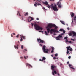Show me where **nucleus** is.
I'll return each instance as SVG.
<instances>
[{"instance_id": "nucleus-1", "label": "nucleus", "mask_w": 76, "mask_h": 76, "mask_svg": "<svg viewBox=\"0 0 76 76\" xmlns=\"http://www.w3.org/2000/svg\"><path fill=\"white\" fill-rule=\"evenodd\" d=\"M46 28H47L48 33H49V32H50V34H53V32L54 33H55V32H56L57 31V30H56L53 28H52L50 30V28H49V27H48V26L46 27Z\"/></svg>"}, {"instance_id": "nucleus-2", "label": "nucleus", "mask_w": 76, "mask_h": 76, "mask_svg": "<svg viewBox=\"0 0 76 76\" xmlns=\"http://www.w3.org/2000/svg\"><path fill=\"white\" fill-rule=\"evenodd\" d=\"M34 26L36 30L37 31L40 30V29L41 31H42V29H43V28H42L40 27L37 24H34Z\"/></svg>"}, {"instance_id": "nucleus-3", "label": "nucleus", "mask_w": 76, "mask_h": 76, "mask_svg": "<svg viewBox=\"0 0 76 76\" xmlns=\"http://www.w3.org/2000/svg\"><path fill=\"white\" fill-rule=\"evenodd\" d=\"M51 9H53L54 11H56V12L58 10V9H57V7L56 5H54V6H53V4H52L51 5Z\"/></svg>"}, {"instance_id": "nucleus-4", "label": "nucleus", "mask_w": 76, "mask_h": 76, "mask_svg": "<svg viewBox=\"0 0 76 76\" xmlns=\"http://www.w3.org/2000/svg\"><path fill=\"white\" fill-rule=\"evenodd\" d=\"M48 26L50 28H52L53 27H55V29L58 28V27L54 24H49L48 25Z\"/></svg>"}, {"instance_id": "nucleus-5", "label": "nucleus", "mask_w": 76, "mask_h": 76, "mask_svg": "<svg viewBox=\"0 0 76 76\" xmlns=\"http://www.w3.org/2000/svg\"><path fill=\"white\" fill-rule=\"evenodd\" d=\"M73 34V37H76V33L75 32H74L73 31H71L69 33V36H72Z\"/></svg>"}, {"instance_id": "nucleus-6", "label": "nucleus", "mask_w": 76, "mask_h": 76, "mask_svg": "<svg viewBox=\"0 0 76 76\" xmlns=\"http://www.w3.org/2000/svg\"><path fill=\"white\" fill-rule=\"evenodd\" d=\"M66 48H67V51L66 52L67 54H70V53H69V51H72V48H70V46H68V47H66Z\"/></svg>"}, {"instance_id": "nucleus-7", "label": "nucleus", "mask_w": 76, "mask_h": 76, "mask_svg": "<svg viewBox=\"0 0 76 76\" xmlns=\"http://www.w3.org/2000/svg\"><path fill=\"white\" fill-rule=\"evenodd\" d=\"M45 48H46V46L45 45H44L43 46V50H44L43 52L45 53H48V51H49L48 49H47L46 50V49H45Z\"/></svg>"}, {"instance_id": "nucleus-8", "label": "nucleus", "mask_w": 76, "mask_h": 76, "mask_svg": "<svg viewBox=\"0 0 76 76\" xmlns=\"http://www.w3.org/2000/svg\"><path fill=\"white\" fill-rule=\"evenodd\" d=\"M37 41L39 42V43H41L42 44V43H44V44H45V43L43 40H41L40 38H37Z\"/></svg>"}, {"instance_id": "nucleus-9", "label": "nucleus", "mask_w": 76, "mask_h": 76, "mask_svg": "<svg viewBox=\"0 0 76 76\" xmlns=\"http://www.w3.org/2000/svg\"><path fill=\"white\" fill-rule=\"evenodd\" d=\"M62 37H63V36L60 34L58 36L56 37V40H60V38H62Z\"/></svg>"}, {"instance_id": "nucleus-10", "label": "nucleus", "mask_w": 76, "mask_h": 76, "mask_svg": "<svg viewBox=\"0 0 76 76\" xmlns=\"http://www.w3.org/2000/svg\"><path fill=\"white\" fill-rule=\"evenodd\" d=\"M20 37L21 38L20 41H23V39H25V36H23V35H20Z\"/></svg>"}, {"instance_id": "nucleus-11", "label": "nucleus", "mask_w": 76, "mask_h": 76, "mask_svg": "<svg viewBox=\"0 0 76 76\" xmlns=\"http://www.w3.org/2000/svg\"><path fill=\"white\" fill-rule=\"evenodd\" d=\"M72 25H73V23H76V16H75L74 17V19L72 20Z\"/></svg>"}, {"instance_id": "nucleus-12", "label": "nucleus", "mask_w": 76, "mask_h": 76, "mask_svg": "<svg viewBox=\"0 0 76 76\" xmlns=\"http://www.w3.org/2000/svg\"><path fill=\"white\" fill-rule=\"evenodd\" d=\"M60 4H61V2H58L57 4V5L58 6L59 8H61V5Z\"/></svg>"}, {"instance_id": "nucleus-13", "label": "nucleus", "mask_w": 76, "mask_h": 76, "mask_svg": "<svg viewBox=\"0 0 76 76\" xmlns=\"http://www.w3.org/2000/svg\"><path fill=\"white\" fill-rule=\"evenodd\" d=\"M56 66L54 65H52L51 66V69L52 70H54V68H56Z\"/></svg>"}, {"instance_id": "nucleus-14", "label": "nucleus", "mask_w": 76, "mask_h": 76, "mask_svg": "<svg viewBox=\"0 0 76 76\" xmlns=\"http://www.w3.org/2000/svg\"><path fill=\"white\" fill-rule=\"evenodd\" d=\"M50 48L52 49L51 53H53L54 52V48L53 47L51 46L50 47Z\"/></svg>"}, {"instance_id": "nucleus-15", "label": "nucleus", "mask_w": 76, "mask_h": 76, "mask_svg": "<svg viewBox=\"0 0 76 76\" xmlns=\"http://www.w3.org/2000/svg\"><path fill=\"white\" fill-rule=\"evenodd\" d=\"M26 66H30V67H31V68H32V65H31L29 64V63H27L26 64Z\"/></svg>"}, {"instance_id": "nucleus-16", "label": "nucleus", "mask_w": 76, "mask_h": 76, "mask_svg": "<svg viewBox=\"0 0 76 76\" xmlns=\"http://www.w3.org/2000/svg\"><path fill=\"white\" fill-rule=\"evenodd\" d=\"M62 31L63 32V33L61 34L60 35H64V34H65V32H66V31H65V30H63Z\"/></svg>"}, {"instance_id": "nucleus-17", "label": "nucleus", "mask_w": 76, "mask_h": 76, "mask_svg": "<svg viewBox=\"0 0 76 76\" xmlns=\"http://www.w3.org/2000/svg\"><path fill=\"white\" fill-rule=\"evenodd\" d=\"M18 46H19V45L18 44L17 45V46H16V45H14V48H15V49H18Z\"/></svg>"}, {"instance_id": "nucleus-18", "label": "nucleus", "mask_w": 76, "mask_h": 76, "mask_svg": "<svg viewBox=\"0 0 76 76\" xmlns=\"http://www.w3.org/2000/svg\"><path fill=\"white\" fill-rule=\"evenodd\" d=\"M29 18H31V20H30V22H31L32 20H34V18L32 17H29Z\"/></svg>"}, {"instance_id": "nucleus-19", "label": "nucleus", "mask_w": 76, "mask_h": 76, "mask_svg": "<svg viewBox=\"0 0 76 76\" xmlns=\"http://www.w3.org/2000/svg\"><path fill=\"white\" fill-rule=\"evenodd\" d=\"M70 14L71 17H73V16H74V13L73 12H71Z\"/></svg>"}, {"instance_id": "nucleus-20", "label": "nucleus", "mask_w": 76, "mask_h": 76, "mask_svg": "<svg viewBox=\"0 0 76 76\" xmlns=\"http://www.w3.org/2000/svg\"><path fill=\"white\" fill-rule=\"evenodd\" d=\"M43 4H45V5H48V2H47V1H46L45 2H43Z\"/></svg>"}, {"instance_id": "nucleus-21", "label": "nucleus", "mask_w": 76, "mask_h": 76, "mask_svg": "<svg viewBox=\"0 0 76 76\" xmlns=\"http://www.w3.org/2000/svg\"><path fill=\"white\" fill-rule=\"evenodd\" d=\"M60 22H61V23H62L63 25H65V23H64V21L60 20Z\"/></svg>"}, {"instance_id": "nucleus-22", "label": "nucleus", "mask_w": 76, "mask_h": 76, "mask_svg": "<svg viewBox=\"0 0 76 76\" xmlns=\"http://www.w3.org/2000/svg\"><path fill=\"white\" fill-rule=\"evenodd\" d=\"M18 13H17V15L18 16L19 15V16H21V15H20V13H19V11L18 12ZM19 14V15H18Z\"/></svg>"}, {"instance_id": "nucleus-23", "label": "nucleus", "mask_w": 76, "mask_h": 76, "mask_svg": "<svg viewBox=\"0 0 76 76\" xmlns=\"http://www.w3.org/2000/svg\"><path fill=\"white\" fill-rule=\"evenodd\" d=\"M45 34L46 35H48V34L47 33V31H45Z\"/></svg>"}, {"instance_id": "nucleus-24", "label": "nucleus", "mask_w": 76, "mask_h": 76, "mask_svg": "<svg viewBox=\"0 0 76 76\" xmlns=\"http://www.w3.org/2000/svg\"><path fill=\"white\" fill-rule=\"evenodd\" d=\"M46 6H47V7H48V8H51V5L50 6V5L48 4V5H47Z\"/></svg>"}, {"instance_id": "nucleus-25", "label": "nucleus", "mask_w": 76, "mask_h": 76, "mask_svg": "<svg viewBox=\"0 0 76 76\" xmlns=\"http://www.w3.org/2000/svg\"><path fill=\"white\" fill-rule=\"evenodd\" d=\"M29 15V13H28V12H26L24 15V16H27V15Z\"/></svg>"}, {"instance_id": "nucleus-26", "label": "nucleus", "mask_w": 76, "mask_h": 76, "mask_svg": "<svg viewBox=\"0 0 76 76\" xmlns=\"http://www.w3.org/2000/svg\"><path fill=\"white\" fill-rule=\"evenodd\" d=\"M28 58V56H27L26 57L25 56L24 57V59H25V60H26V59Z\"/></svg>"}, {"instance_id": "nucleus-27", "label": "nucleus", "mask_w": 76, "mask_h": 76, "mask_svg": "<svg viewBox=\"0 0 76 76\" xmlns=\"http://www.w3.org/2000/svg\"><path fill=\"white\" fill-rule=\"evenodd\" d=\"M45 59H46V58H45V57H43L42 58V60L43 61H44V60H45Z\"/></svg>"}, {"instance_id": "nucleus-28", "label": "nucleus", "mask_w": 76, "mask_h": 76, "mask_svg": "<svg viewBox=\"0 0 76 76\" xmlns=\"http://www.w3.org/2000/svg\"><path fill=\"white\" fill-rule=\"evenodd\" d=\"M35 4L37 5L38 6H39V5H41V4H37V2H35Z\"/></svg>"}, {"instance_id": "nucleus-29", "label": "nucleus", "mask_w": 76, "mask_h": 76, "mask_svg": "<svg viewBox=\"0 0 76 76\" xmlns=\"http://www.w3.org/2000/svg\"><path fill=\"white\" fill-rule=\"evenodd\" d=\"M67 38H68L66 36L64 38V39H67Z\"/></svg>"}, {"instance_id": "nucleus-30", "label": "nucleus", "mask_w": 76, "mask_h": 76, "mask_svg": "<svg viewBox=\"0 0 76 76\" xmlns=\"http://www.w3.org/2000/svg\"><path fill=\"white\" fill-rule=\"evenodd\" d=\"M68 42H69V43H70V44H72L73 43H72V41H68Z\"/></svg>"}, {"instance_id": "nucleus-31", "label": "nucleus", "mask_w": 76, "mask_h": 76, "mask_svg": "<svg viewBox=\"0 0 76 76\" xmlns=\"http://www.w3.org/2000/svg\"><path fill=\"white\" fill-rule=\"evenodd\" d=\"M59 31H61V32H62L63 31V29H60Z\"/></svg>"}, {"instance_id": "nucleus-32", "label": "nucleus", "mask_w": 76, "mask_h": 76, "mask_svg": "<svg viewBox=\"0 0 76 76\" xmlns=\"http://www.w3.org/2000/svg\"><path fill=\"white\" fill-rule=\"evenodd\" d=\"M53 72L55 74H57V72H56V71L54 70Z\"/></svg>"}, {"instance_id": "nucleus-33", "label": "nucleus", "mask_w": 76, "mask_h": 76, "mask_svg": "<svg viewBox=\"0 0 76 76\" xmlns=\"http://www.w3.org/2000/svg\"><path fill=\"white\" fill-rule=\"evenodd\" d=\"M57 56H58V54L57 53L55 54V57H57Z\"/></svg>"}, {"instance_id": "nucleus-34", "label": "nucleus", "mask_w": 76, "mask_h": 76, "mask_svg": "<svg viewBox=\"0 0 76 76\" xmlns=\"http://www.w3.org/2000/svg\"><path fill=\"white\" fill-rule=\"evenodd\" d=\"M70 68H71V69H73V70H75V68H74L73 67H72L70 66Z\"/></svg>"}, {"instance_id": "nucleus-35", "label": "nucleus", "mask_w": 76, "mask_h": 76, "mask_svg": "<svg viewBox=\"0 0 76 76\" xmlns=\"http://www.w3.org/2000/svg\"><path fill=\"white\" fill-rule=\"evenodd\" d=\"M69 59H70L71 58V56H69L68 57Z\"/></svg>"}, {"instance_id": "nucleus-36", "label": "nucleus", "mask_w": 76, "mask_h": 76, "mask_svg": "<svg viewBox=\"0 0 76 76\" xmlns=\"http://www.w3.org/2000/svg\"><path fill=\"white\" fill-rule=\"evenodd\" d=\"M23 45H21V49H23Z\"/></svg>"}, {"instance_id": "nucleus-37", "label": "nucleus", "mask_w": 76, "mask_h": 76, "mask_svg": "<svg viewBox=\"0 0 76 76\" xmlns=\"http://www.w3.org/2000/svg\"><path fill=\"white\" fill-rule=\"evenodd\" d=\"M39 60L40 61H43V60H42H42L41 59H40Z\"/></svg>"}, {"instance_id": "nucleus-38", "label": "nucleus", "mask_w": 76, "mask_h": 76, "mask_svg": "<svg viewBox=\"0 0 76 76\" xmlns=\"http://www.w3.org/2000/svg\"><path fill=\"white\" fill-rule=\"evenodd\" d=\"M66 42H69V41H68V40H67V39L66 40Z\"/></svg>"}, {"instance_id": "nucleus-39", "label": "nucleus", "mask_w": 76, "mask_h": 76, "mask_svg": "<svg viewBox=\"0 0 76 76\" xmlns=\"http://www.w3.org/2000/svg\"><path fill=\"white\" fill-rule=\"evenodd\" d=\"M37 4H34V6H35V7H37Z\"/></svg>"}, {"instance_id": "nucleus-40", "label": "nucleus", "mask_w": 76, "mask_h": 76, "mask_svg": "<svg viewBox=\"0 0 76 76\" xmlns=\"http://www.w3.org/2000/svg\"><path fill=\"white\" fill-rule=\"evenodd\" d=\"M53 59L54 60H56V58L55 57H54L53 58Z\"/></svg>"}, {"instance_id": "nucleus-41", "label": "nucleus", "mask_w": 76, "mask_h": 76, "mask_svg": "<svg viewBox=\"0 0 76 76\" xmlns=\"http://www.w3.org/2000/svg\"><path fill=\"white\" fill-rule=\"evenodd\" d=\"M20 58L21 59H23V57H20Z\"/></svg>"}, {"instance_id": "nucleus-42", "label": "nucleus", "mask_w": 76, "mask_h": 76, "mask_svg": "<svg viewBox=\"0 0 76 76\" xmlns=\"http://www.w3.org/2000/svg\"><path fill=\"white\" fill-rule=\"evenodd\" d=\"M38 1L39 2H41V0H39Z\"/></svg>"}, {"instance_id": "nucleus-43", "label": "nucleus", "mask_w": 76, "mask_h": 76, "mask_svg": "<svg viewBox=\"0 0 76 76\" xmlns=\"http://www.w3.org/2000/svg\"><path fill=\"white\" fill-rule=\"evenodd\" d=\"M67 29H68V30H70V28H69V27H68L67 28Z\"/></svg>"}, {"instance_id": "nucleus-44", "label": "nucleus", "mask_w": 76, "mask_h": 76, "mask_svg": "<svg viewBox=\"0 0 76 76\" xmlns=\"http://www.w3.org/2000/svg\"><path fill=\"white\" fill-rule=\"evenodd\" d=\"M17 38H18L19 37V34H18L16 36Z\"/></svg>"}, {"instance_id": "nucleus-45", "label": "nucleus", "mask_w": 76, "mask_h": 76, "mask_svg": "<svg viewBox=\"0 0 76 76\" xmlns=\"http://www.w3.org/2000/svg\"><path fill=\"white\" fill-rule=\"evenodd\" d=\"M57 74H58V76H60V74H59V73H58Z\"/></svg>"}, {"instance_id": "nucleus-46", "label": "nucleus", "mask_w": 76, "mask_h": 76, "mask_svg": "<svg viewBox=\"0 0 76 76\" xmlns=\"http://www.w3.org/2000/svg\"><path fill=\"white\" fill-rule=\"evenodd\" d=\"M31 25L32 26H34V24L33 23H31Z\"/></svg>"}, {"instance_id": "nucleus-47", "label": "nucleus", "mask_w": 76, "mask_h": 76, "mask_svg": "<svg viewBox=\"0 0 76 76\" xmlns=\"http://www.w3.org/2000/svg\"><path fill=\"white\" fill-rule=\"evenodd\" d=\"M52 74L53 75H54V73L53 72H52Z\"/></svg>"}, {"instance_id": "nucleus-48", "label": "nucleus", "mask_w": 76, "mask_h": 76, "mask_svg": "<svg viewBox=\"0 0 76 76\" xmlns=\"http://www.w3.org/2000/svg\"><path fill=\"white\" fill-rule=\"evenodd\" d=\"M71 40H72V41H75V39H71Z\"/></svg>"}, {"instance_id": "nucleus-49", "label": "nucleus", "mask_w": 76, "mask_h": 76, "mask_svg": "<svg viewBox=\"0 0 76 76\" xmlns=\"http://www.w3.org/2000/svg\"><path fill=\"white\" fill-rule=\"evenodd\" d=\"M24 50L25 51H27V49H24Z\"/></svg>"}, {"instance_id": "nucleus-50", "label": "nucleus", "mask_w": 76, "mask_h": 76, "mask_svg": "<svg viewBox=\"0 0 76 76\" xmlns=\"http://www.w3.org/2000/svg\"><path fill=\"white\" fill-rule=\"evenodd\" d=\"M22 20H23V17H22Z\"/></svg>"}, {"instance_id": "nucleus-51", "label": "nucleus", "mask_w": 76, "mask_h": 76, "mask_svg": "<svg viewBox=\"0 0 76 76\" xmlns=\"http://www.w3.org/2000/svg\"><path fill=\"white\" fill-rule=\"evenodd\" d=\"M12 34H13V35H15V33H13Z\"/></svg>"}, {"instance_id": "nucleus-52", "label": "nucleus", "mask_w": 76, "mask_h": 76, "mask_svg": "<svg viewBox=\"0 0 76 76\" xmlns=\"http://www.w3.org/2000/svg\"><path fill=\"white\" fill-rule=\"evenodd\" d=\"M50 1H54V0H50Z\"/></svg>"}, {"instance_id": "nucleus-53", "label": "nucleus", "mask_w": 76, "mask_h": 76, "mask_svg": "<svg viewBox=\"0 0 76 76\" xmlns=\"http://www.w3.org/2000/svg\"><path fill=\"white\" fill-rule=\"evenodd\" d=\"M40 46H41V47H42V45L41 44H40Z\"/></svg>"}, {"instance_id": "nucleus-54", "label": "nucleus", "mask_w": 76, "mask_h": 76, "mask_svg": "<svg viewBox=\"0 0 76 76\" xmlns=\"http://www.w3.org/2000/svg\"><path fill=\"white\" fill-rule=\"evenodd\" d=\"M36 19H37V20H39V18H36Z\"/></svg>"}, {"instance_id": "nucleus-55", "label": "nucleus", "mask_w": 76, "mask_h": 76, "mask_svg": "<svg viewBox=\"0 0 76 76\" xmlns=\"http://www.w3.org/2000/svg\"><path fill=\"white\" fill-rule=\"evenodd\" d=\"M69 66H72V65H70V64H69Z\"/></svg>"}, {"instance_id": "nucleus-56", "label": "nucleus", "mask_w": 76, "mask_h": 76, "mask_svg": "<svg viewBox=\"0 0 76 76\" xmlns=\"http://www.w3.org/2000/svg\"><path fill=\"white\" fill-rule=\"evenodd\" d=\"M69 64V62H67V64Z\"/></svg>"}, {"instance_id": "nucleus-57", "label": "nucleus", "mask_w": 76, "mask_h": 76, "mask_svg": "<svg viewBox=\"0 0 76 76\" xmlns=\"http://www.w3.org/2000/svg\"><path fill=\"white\" fill-rule=\"evenodd\" d=\"M43 9H44V10H45V8L44 7H43Z\"/></svg>"}, {"instance_id": "nucleus-58", "label": "nucleus", "mask_w": 76, "mask_h": 76, "mask_svg": "<svg viewBox=\"0 0 76 76\" xmlns=\"http://www.w3.org/2000/svg\"><path fill=\"white\" fill-rule=\"evenodd\" d=\"M11 36L12 37H13V35L12 34H11Z\"/></svg>"}, {"instance_id": "nucleus-59", "label": "nucleus", "mask_w": 76, "mask_h": 76, "mask_svg": "<svg viewBox=\"0 0 76 76\" xmlns=\"http://www.w3.org/2000/svg\"><path fill=\"white\" fill-rule=\"evenodd\" d=\"M28 21L29 22H30V21H29V20L28 19Z\"/></svg>"}, {"instance_id": "nucleus-60", "label": "nucleus", "mask_w": 76, "mask_h": 76, "mask_svg": "<svg viewBox=\"0 0 76 76\" xmlns=\"http://www.w3.org/2000/svg\"><path fill=\"white\" fill-rule=\"evenodd\" d=\"M62 1V0H60L59 2H60V1Z\"/></svg>"}, {"instance_id": "nucleus-61", "label": "nucleus", "mask_w": 76, "mask_h": 76, "mask_svg": "<svg viewBox=\"0 0 76 76\" xmlns=\"http://www.w3.org/2000/svg\"><path fill=\"white\" fill-rule=\"evenodd\" d=\"M39 32H41V31H39Z\"/></svg>"}, {"instance_id": "nucleus-62", "label": "nucleus", "mask_w": 76, "mask_h": 76, "mask_svg": "<svg viewBox=\"0 0 76 76\" xmlns=\"http://www.w3.org/2000/svg\"><path fill=\"white\" fill-rule=\"evenodd\" d=\"M41 32H42V33H43V31H41Z\"/></svg>"}, {"instance_id": "nucleus-63", "label": "nucleus", "mask_w": 76, "mask_h": 76, "mask_svg": "<svg viewBox=\"0 0 76 76\" xmlns=\"http://www.w3.org/2000/svg\"><path fill=\"white\" fill-rule=\"evenodd\" d=\"M51 56V57H53V55H52Z\"/></svg>"}, {"instance_id": "nucleus-64", "label": "nucleus", "mask_w": 76, "mask_h": 76, "mask_svg": "<svg viewBox=\"0 0 76 76\" xmlns=\"http://www.w3.org/2000/svg\"><path fill=\"white\" fill-rule=\"evenodd\" d=\"M56 59H57V60H58V58H56Z\"/></svg>"}]
</instances>
